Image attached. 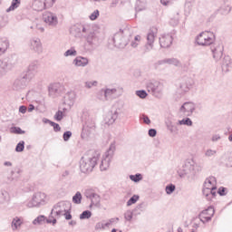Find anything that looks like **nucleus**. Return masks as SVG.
I'll use <instances>...</instances> for the list:
<instances>
[{
	"label": "nucleus",
	"mask_w": 232,
	"mask_h": 232,
	"mask_svg": "<svg viewBox=\"0 0 232 232\" xmlns=\"http://www.w3.org/2000/svg\"><path fill=\"white\" fill-rule=\"evenodd\" d=\"M215 34L211 32H202L197 38L196 43L199 46H211V52L215 61H220L224 55V45L220 43H215Z\"/></svg>",
	"instance_id": "f257e3e1"
},
{
	"label": "nucleus",
	"mask_w": 232,
	"mask_h": 232,
	"mask_svg": "<svg viewBox=\"0 0 232 232\" xmlns=\"http://www.w3.org/2000/svg\"><path fill=\"white\" fill-rule=\"evenodd\" d=\"M37 70H39V62L34 61L32 62L27 69L24 71L13 82V90L14 92H21L24 90L28 83L32 82V79L35 77L37 73Z\"/></svg>",
	"instance_id": "f03ea898"
},
{
	"label": "nucleus",
	"mask_w": 232,
	"mask_h": 232,
	"mask_svg": "<svg viewBox=\"0 0 232 232\" xmlns=\"http://www.w3.org/2000/svg\"><path fill=\"white\" fill-rule=\"evenodd\" d=\"M202 171V166L195 163L193 160L185 161L181 168L178 170V175L180 179H195L197 173Z\"/></svg>",
	"instance_id": "7ed1b4c3"
},
{
	"label": "nucleus",
	"mask_w": 232,
	"mask_h": 232,
	"mask_svg": "<svg viewBox=\"0 0 232 232\" xmlns=\"http://www.w3.org/2000/svg\"><path fill=\"white\" fill-rule=\"evenodd\" d=\"M131 34L128 30H120L118 33L109 39V44H113L116 48H126L130 43Z\"/></svg>",
	"instance_id": "20e7f679"
},
{
	"label": "nucleus",
	"mask_w": 232,
	"mask_h": 232,
	"mask_svg": "<svg viewBox=\"0 0 232 232\" xmlns=\"http://www.w3.org/2000/svg\"><path fill=\"white\" fill-rule=\"evenodd\" d=\"M97 160H99L97 156L90 157L86 154L82 156L80 160V169L82 173H92L93 168L97 166Z\"/></svg>",
	"instance_id": "39448f33"
},
{
	"label": "nucleus",
	"mask_w": 232,
	"mask_h": 232,
	"mask_svg": "<svg viewBox=\"0 0 232 232\" xmlns=\"http://www.w3.org/2000/svg\"><path fill=\"white\" fill-rule=\"evenodd\" d=\"M115 141L111 143L109 149L105 152V158L102 160V163L100 165L101 171H106L108 168H110V162H111V159H113V155L115 154Z\"/></svg>",
	"instance_id": "423d86ee"
},
{
	"label": "nucleus",
	"mask_w": 232,
	"mask_h": 232,
	"mask_svg": "<svg viewBox=\"0 0 232 232\" xmlns=\"http://www.w3.org/2000/svg\"><path fill=\"white\" fill-rule=\"evenodd\" d=\"M147 90L149 92L152 93L154 97L160 99V97H162L164 84L159 81L152 80L147 82Z\"/></svg>",
	"instance_id": "0eeeda50"
},
{
	"label": "nucleus",
	"mask_w": 232,
	"mask_h": 232,
	"mask_svg": "<svg viewBox=\"0 0 232 232\" xmlns=\"http://www.w3.org/2000/svg\"><path fill=\"white\" fill-rule=\"evenodd\" d=\"M56 2L57 0H34L33 3V9L36 12H43V10L52 8Z\"/></svg>",
	"instance_id": "6e6552de"
},
{
	"label": "nucleus",
	"mask_w": 232,
	"mask_h": 232,
	"mask_svg": "<svg viewBox=\"0 0 232 232\" xmlns=\"http://www.w3.org/2000/svg\"><path fill=\"white\" fill-rule=\"evenodd\" d=\"M15 66V63L12 62L11 57H5L0 60V77H3V75H6L12 68Z\"/></svg>",
	"instance_id": "1a4fd4ad"
},
{
	"label": "nucleus",
	"mask_w": 232,
	"mask_h": 232,
	"mask_svg": "<svg viewBox=\"0 0 232 232\" xmlns=\"http://www.w3.org/2000/svg\"><path fill=\"white\" fill-rule=\"evenodd\" d=\"M197 107L193 102H186L179 108V113L184 117H191Z\"/></svg>",
	"instance_id": "9d476101"
},
{
	"label": "nucleus",
	"mask_w": 232,
	"mask_h": 232,
	"mask_svg": "<svg viewBox=\"0 0 232 232\" xmlns=\"http://www.w3.org/2000/svg\"><path fill=\"white\" fill-rule=\"evenodd\" d=\"M44 198H46V194L43 192L35 193L33 196L32 200L28 202L27 206L28 208H37V206H40L44 202Z\"/></svg>",
	"instance_id": "9b49d317"
},
{
	"label": "nucleus",
	"mask_w": 232,
	"mask_h": 232,
	"mask_svg": "<svg viewBox=\"0 0 232 232\" xmlns=\"http://www.w3.org/2000/svg\"><path fill=\"white\" fill-rule=\"evenodd\" d=\"M162 64H172L173 66H180V61H179L177 58H166L158 61L153 64V66L155 70H159V67L162 66Z\"/></svg>",
	"instance_id": "f8f14e48"
},
{
	"label": "nucleus",
	"mask_w": 232,
	"mask_h": 232,
	"mask_svg": "<svg viewBox=\"0 0 232 232\" xmlns=\"http://www.w3.org/2000/svg\"><path fill=\"white\" fill-rule=\"evenodd\" d=\"M43 19L46 24L49 26H57L59 20L57 19V15L53 13H45L43 15Z\"/></svg>",
	"instance_id": "ddd939ff"
},
{
	"label": "nucleus",
	"mask_w": 232,
	"mask_h": 232,
	"mask_svg": "<svg viewBox=\"0 0 232 232\" xmlns=\"http://www.w3.org/2000/svg\"><path fill=\"white\" fill-rule=\"evenodd\" d=\"M85 46H88V49L91 50V48H93L99 41V38H97V34H95V32H90L87 35H85Z\"/></svg>",
	"instance_id": "4468645a"
},
{
	"label": "nucleus",
	"mask_w": 232,
	"mask_h": 232,
	"mask_svg": "<svg viewBox=\"0 0 232 232\" xmlns=\"http://www.w3.org/2000/svg\"><path fill=\"white\" fill-rule=\"evenodd\" d=\"M45 222H46V224H53V226H55L57 224V219L56 218L51 219L50 218L48 219H46V217L41 215V216H38L33 221V224H34V226H43V224H44Z\"/></svg>",
	"instance_id": "2eb2a0df"
},
{
	"label": "nucleus",
	"mask_w": 232,
	"mask_h": 232,
	"mask_svg": "<svg viewBox=\"0 0 232 232\" xmlns=\"http://www.w3.org/2000/svg\"><path fill=\"white\" fill-rule=\"evenodd\" d=\"M172 44L173 36L171 34H163L161 37H160V44L161 48H169V46H171Z\"/></svg>",
	"instance_id": "dca6fc26"
},
{
	"label": "nucleus",
	"mask_w": 232,
	"mask_h": 232,
	"mask_svg": "<svg viewBox=\"0 0 232 232\" xmlns=\"http://www.w3.org/2000/svg\"><path fill=\"white\" fill-rule=\"evenodd\" d=\"M119 111H121V109L111 110L105 118L106 124H109V126L113 124L119 119Z\"/></svg>",
	"instance_id": "f3484780"
},
{
	"label": "nucleus",
	"mask_w": 232,
	"mask_h": 232,
	"mask_svg": "<svg viewBox=\"0 0 232 232\" xmlns=\"http://www.w3.org/2000/svg\"><path fill=\"white\" fill-rule=\"evenodd\" d=\"M30 48L36 52V53H43V44H41V39L33 38L30 42Z\"/></svg>",
	"instance_id": "a211bd4d"
},
{
	"label": "nucleus",
	"mask_w": 232,
	"mask_h": 232,
	"mask_svg": "<svg viewBox=\"0 0 232 232\" xmlns=\"http://www.w3.org/2000/svg\"><path fill=\"white\" fill-rule=\"evenodd\" d=\"M203 188H208V189L217 191V178L214 176L207 178L203 183Z\"/></svg>",
	"instance_id": "6ab92c4d"
},
{
	"label": "nucleus",
	"mask_w": 232,
	"mask_h": 232,
	"mask_svg": "<svg viewBox=\"0 0 232 232\" xmlns=\"http://www.w3.org/2000/svg\"><path fill=\"white\" fill-rule=\"evenodd\" d=\"M193 84H194L193 79L187 77L183 79L182 82L179 85V88L181 92L186 93L188 92V90H191V87L193 86Z\"/></svg>",
	"instance_id": "aec40b11"
},
{
	"label": "nucleus",
	"mask_w": 232,
	"mask_h": 232,
	"mask_svg": "<svg viewBox=\"0 0 232 232\" xmlns=\"http://www.w3.org/2000/svg\"><path fill=\"white\" fill-rule=\"evenodd\" d=\"M202 195L203 197H206L207 200L208 202H211L215 197H217V190H213L211 188H208L207 187H202Z\"/></svg>",
	"instance_id": "412c9836"
},
{
	"label": "nucleus",
	"mask_w": 232,
	"mask_h": 232,
	"mask_svg": "<svg viewBox=\"0 0 232 232\" xmlns=\"http://www.w3.org/2000/svg\"><path fill=\"white\" fill-rule=\"evenodd\" d=\"M61 93V84L60 83H53L49 86V95L50 97H57Z\"/></svg>",
	"instance_id": "4be33fe9"
},
{
	"label": "nucleus",
	"mask_w": 232,
	"mask_h": 232,
	"mask_svg": "<svg viewBox=\"0 0 232 232\" xmlns=\"http://www.w3.org/2000/svg\"><path fill=\"white\" fill-rule=\"evenodd\" d=\"M74 102H75V92H67L64 96V104H67V106L72 108Z\"/></svg>",
	"instance_id": "5701e85b"
},
{
	"label": "nucleus",
	"mask_w": 232,
	"mask_h": 232,
	"mask_svg": "<svg viewBox=\"0 0 232 232\" xmlns=\"http://www.w3.org/2000/svg\"><path fill=\"white\" fill-rule=\"evenodd\" d=\"M153 43H155V34L149 33L147 35V44L145 45V52H150V50H153Z\"/></svg>",
	"instance_id": "b1692460"
},
{
	"label": "nucleus",
	"mask_w": 232,
	"mask_h": 232,
	"mask_svg": "<svg viewBox=\"0 0 232 232\" xmlns=\"http://www.w3.org/2000/svg\"><path fill=\"white\" fill-rule=\"evenodd\" d=\"M231 65H232L231 57L225 56L221 63L222 72H224L225 73H227V72H229V68H231Z\"/></svg>",
	"instance_id": "393cba45"
},
{
	"label": "nucleus",
	"mask_w": 232,
	"mask_h": 232,
	"mask_svg": "<svg viewBox=\"0 0 232 232\" xmlns=\"http://www.w3.org/2000/svg\"><path fill=\"white\" fill-rule=\"evenodd\" d=\"M100 95H104V99L105 101H108V99H110V97H111V95H115V93H117V89L113 88V89H102L99 92Z\"/></svg>",
	"instance_id": "a878e982"
},
{
	"label": "nucleus",
	"mask_w": 232,
	"mask_h": 232,
	"mask_svg": "<svg viewBox=\"0 0 232 232\" xmlns=\"http://www.w3.org/2000/svg\"><path fill=\"white\" fill-rule=\"evenodd\" d=\"M88 58L82 56H78L73 60V64H75V66H88Z\"/></svg>",
	"instance_id": "bb28decb"
},
{
	"label": "nucleus",
	"mask_w": 232,
	"mask_h": 232,
	"mask_svg": "<svg viewBox=\"0 0 232 232\" xmlns=\"http://www.w3.org/2000/svg\"><path fill=\"white\" fill-rule=\"evenodd\" d=\"M21 226H23V218L19 217L14 218L11 223L13 231H17Z\"/></svg>",
	"instance_id": "cd10ccee"
},
{
	"label": "nucleus",
	"mask_w": 232,
	"mask_h": 232,
	"mask_svg": "<svg viewBox=\"0 0 232 232\" xmlns=\"http://www.w3.org/2000/svg\"><path fill=\"white\" fill-rule=\"evenodd\" d=\"M214 217L215 216V208H213V206H209L208 208L202 210L198 216V218H200V217Z\"/></svg>",
	"instance_id": "c85d7f7f"
},
{
	"label": "nucleus",
	"mask_w": 232,
	"mask_h": 232,
	"mask_svg": "<svg viewBox=\"0 0 232 232\" xmlns=\"http://www.w3.org/2000/svg\"><path fill=\"white\" fill-rule=\"evenodd\" d=\"M21 6V0H12L11 5L5 10L7 14H10V12H14V10H17Z\"/></svg>",
	"instance_id": "c756f323"
},
{
	"label": "nucleus",
	"mask_w": 232,
	"mask_h": 232,
	"mask_svg": "<svg viewBox=\"0 0 232 232\" xmlns=\"http://www.w3.org/2000/svg\"><path fill=\"white\" fill-rule=\"evenodd\" d=\"M81 28H82V24H76L72 25L71 28V34H72L77 37V35H79L80 34H82Z\"/></svg>",
	"instance_id": "7c9ffc66"
},
{
	"label": "nucleus",
	"mask_w": 232,
	"mask_h": 232,
	"mask_svg": "<svg viewBox=\"0 0 232 232\" xmlns=\"http://www.w3.org/2000/svg\"><path fill=\"white\" fill-rule=\"evenodd\" d=\"M59 208H61L60 204L54 205L53 208L51 211V215L49 216V218L52 220V218H55L53 217H52V215H53V213L55 212L56 217H61V215H63V210H60Z\"/></svg>",
	"instance_id": "2f4dec72"
},
{
	"label": "nucleus",
	"mask_w": 232,
	"mask_h": 232,
	"mask_svg": "<svg viewBox=\"0 0 232 232\" xmlns=\"http://www.w3.org/2000/svg\"><path fill=\"white\" fill-rule=\"evenodd\" d=\"M0 48H2L5 52H7L8 48H10V41L8 38L0 39Z\"/></svg>",
	"instance_id": "473e14b6"
},
{
	"label": "nucleus",
	"mask_w": 232,
	"mask_h": 232,
	"mask_svg": "<svg viewBox=\"0 0 232 232\" xmlns=\"http://www.w3.org/2000/svg\"><path fill=\"white\" fill-rule=\"evenodd\" d=\"M178 124L179 126H193V121H191V119L188 118V116H187V118L179 120L178 121Z\"/></svg>",
	"instance_id": "72a5a7b5"
},
{
	"label": "nucleus",
	"mask_w": 232,
	"mask_h": 232,
	"mask_svg": "<svg viewBox=\"0 0 232 232\" xmlns=\"http://www.w3.org/2000/svg\"><path fill=\"white\" fill-rule=\"evenodd\" d=\"M10 198V195L6 191L0 190V204H4V202L8 201Z\"/></svg>",
	"instance_id": "f704fd0d"
},
{
	"label": "nucleus",
	"mask_w": 232,
	"mask_h": 232,
	"mask_svg": "<svg viewBox=\"0 0 232 232\" xmlns=\"http://www.w3.org/2000/svg\"><path fill=\"white\" fill-rule=\"evenodd\" d=\"M68 206H70L69 209H64V213L63 214L65 217V220H72V203L67 202Z\"/></svg>",
	"instance_id": "c9c22d12"
},
{
	"label": "nucleus",
	"mask_w": 232,
	"mask_h": 232,
	"mask_svg": "<svg viewBox=\"0 0 232 232\" xmlns=\"http://www.w3.org/2000/svg\"><path fill=\"white\" fill-rule=\"evenodd\" d=\"M72 202L73 204H81L82 202V194L80 191H77L72 197Z\"/></svg>",
	"instance_id": "e433bc0d"
},
{
	"label": "nucleus",
	"mask_w": 232,
	"mask_h": 232,
	"mask_svg": "<svg viewBox=\"0 0 232 232\" xmlns=\"http://www.w3.org/2000/svg\"><path fill=\"white\" fill-rule=\"evenodd\" d=\"M175 189H177V187L173 183L167 185L165 188V191H166L167 195L173 194Z\"/></svg>",
	"instance_id": "4c0bfd02"
},
{
	"label": "nucleus",
	"mask_w": 232,
	"mask_h": 232,
	"mask_svg": "<svg viewBox=\"0 0 232 232\" xmlns=\"http://www.w3.org/2000/svg\"><path fill=\"white\" fill-rule=\"evenodd\" d=\"M129 179H130V180H132V182H140V180H142V174L140 173H137L135 175H130Z\"/></svg>",
	"instance_id": "58836bf2"
},
{
	"label": "nucleus",
	"mask_w": 232,
	"mask_h": 232,
	"mask_svg": "<svg viewBox=\"0 0 232 232\" xmlns=\"http://www.w3.org/2000/svg\"><path fill=\"white\" fill-rule=\"evenodd\" d=\"M88 218H92V211L90 210H84L81 215H80V220H86Z\"/></svg>",
	"instance_id": "ea45409f"
},
{
	"label": "nucleus",
	"mask_w": 232,
	"mask_h": 232,
	"mask_svg": "<svg viewBox=\"0 0 232 232\" xmlns=\"http://www.w3.org/2000/svg\"><path fill=\"white\" fill-rule=\"evenodd\" d=\"M75 55H77V51L73 47H72L71 49H68L64 53V57H75Z\"/></svg>",
	"instance_id": "a19ab883"
},
{
	"label": "nucleus",
	"mask_w": 232,
	"mask_h": 232,
	"mask_svg": "<svg viewBox=\"0 0 232 232\" xmlns=\"http://www.w3.org/2000/svg\"><path fill=\"white\" fill-rule=\"evenodd\" d=\"M106 227H110V223L98 222L95 225L96 231L99 230V229H106Z\"/></svg>",
	"instance_id": "79ce46f5"
},
{
	"label": "nucleus",
	"mask_w": 232,
	"mask_h": 232,
	"mask_svg": "<svg viewBox=\"0 0 232 232\" xmlns=\"http://www.w3.org/2000/svg\"><path fill=\"white\" fill-rule=\"evenodd\" d=\"M15 151L16 153H21L24 151V140H21L20 142L17 143L15 147Z\"/></svg>",
	"instance_id": "37998d69"
},
{
	"label": "nucleus",
	"mask_w": 232,
	"mask_h": 232,
	"mask_svg": "<svg viewBox=\"0 0 232 232\" xmlns=\"http://www.w3.org/2000/svg\"><path fill=\"white\" fill-rule=\"evenodd\" d=\"M11 132L14 133L15 135H24L25 131L21 130L20 127H12Z\"/></svg>",
	"instance_id": "c03bdc74"
},
{
	"label": "nucleus",
	"mask_w": 232,
	"mask_h": 232,
	"mask_svg": "<svg viewBox=\"0 0 232 232\" xmlns=\"http://www.w3.org/2000/svg\"><path fill=\"white\" fill-rule=\"evenodd\" d=\"M99 15H101V12L98 9L94 10L89 16L91 21H97L99 19Z\"/></svg>",
	"instance_id": "a18cd8bd"
},
{
	"label": "nucleus",
	"mask_w": 232,
	"mask_h": 232,
	"mask_svg": "<svg viewBox=\"0 0 232 232\" xmlns=\"http://www.w3.org/2000/svg\"><path fill=\"white\" fill-rule=\"evenodd\" d=\"M219 12H221V14L223 15H226V14H229V12H231V6H229V5L221 6L219 8Z\"/></svg>",
	"instance_id": "49530a36"
},
{
	"label": "nucleus",
	"mask_w": 232,
	"mask_h": 232,
	"mask_svg": "<svg viewBox=\"0 0 232 232\" xmlns=\"http://www.w3.org/2000/svg\"><path fill=\"white\" fill-rule=\"evenodd\" d=\"M140 197L139 195H133L128 201L127 206H133V204H136V202L139 200Z\"/></svg>",
	"instance_id": "de8ad7c7"
},
{
	"label": "nucleus",
	"mask_w": 232,
	"mask_h": 232,
	"mask_svg": "<svg viewBox=\"0 0 232 232\" xmlns=\"http://www.w3.org/2000/svg\"><path fill=\"white\" fill-rule=\"evenodd\" d=\"M167 129L169 130L170 133H175L178 131L177 126L173 125L171 121L166 123Z\"/></svg>",
	"instance_id": "09e8293b"
},
{
	"label": "nucleus",
	"mask_w": 232,
	"mask_h": 232,
	"mask_svg": "<svg viewBox=\"0 0 232 232\" xmlns=\"http://www.w3.org/2000/svg\"><path fill=\"white\" fill-rule=\"evenodd\" d=\"M136 95L140 97V99H146L148 97V92L145 90L136 91Z\"/></svg>",
	"instance_id": "8fccbe9b"
},
{
	"label": "nucleus",
	"mask_w": 232,
	"mask_h": 232,
	"mask_svg": "<svg viewBox=\"0 0 232 232\" xmlns=\"http://www.w3.org/2000/svg\"><path fill=\"white\" fill-rule=\"evenodd\" d=\"M124 218L125 220H127L128 222H131V219L133 218V212L131 210H127L124 213Z\"/></svg>",
	"instance_id": "3c124183"
},
{
	"label": "nucleus",
	"mask_w": 232,
	"mask_h": 232,
	"mask_svg": "<svg viewBox=\"0 0 232 232\" xmlns=\"http://www.w3.org/2000/svg\"><path fill=\"white\" fill-rule=\"evenodd\" d=\"M19 173H21V170H17L16 172L12 171L11 172L12 177L8 178V180L10 182H12L13 180H17V179H19Z\"/></svg>",
	"instance_id": "603ef678"
},
{
	"label": "nucleus",
	"mask_w": 232,
	"mask_h": 232,
	"mask_svg": "<svg viewBox=\"0 0 232 232\" xmlns=\"http://www.w3.org/2000/svg\"><path fill=\"white\" fill-rule=\"evenodd\" d=\"M63 139L64 142H68V140L72 139V131L66 130L65 132H63Z\"/></svg>",
	"instance_id": "864d4df0"
},
{
	"label": "nucleus",
	"mask_w": 232,
	"mask_h": 232,
	"mask_svg": "<svg viewBox=\"0 0 232 232\" xmlns=\"http://www.w3.org/2000/svg\"><path fill=\"white\" fill-rule=\"evenodd\" d=\"M218 193L220 197H226V195H227V188L226 187H220L218 189Z\"/></svg>",
	"instance_id": "5fc2aeb1"
},
{
	"label": "nucleus",
	"mask_w": 232,
	"mask_h": 232,
	"mask_svg": "<svg viewBox=\"0 0 232 232\" xmlns=\"http://www.w3.org/2000/svg\"><path fill=\"white\" fill-rule=\"evenodd\" d=\"M63 118H64V114L63 113V111H58L54 115L55 121H61V120Z\"/></svg>",
	"instance_id": "6e6d98bb"
},
{
	"label": "nucleus",
	"mask_w": 232,
	"mask_h": 232,
	"mask_svg": "<svg viewBox=\"0 0 232 232\" xmlns=\"http://www.w3.org/2000/svg\"><path fill=\"white\" fill-rule=\"evenodd\" d=\"M92 200H94V205L99 206L101 204V196H99L97 193L94 194Z\"/></svg>",
	"instance_id": "4d7b16f0"
},
{
	"label": "nucleus",
	"mask_w": 232,
	"mask_h": 232,
	"mask_svg": "<svg viewBox=\"0 0 232 232\" xmlns=\"http://www.w3.org/2000/svg\"><path fill=\"white\" fill-rule=\"evenodd\" d=\"M213 155H217V150L208 149V150L205 152V156H206V157H213Z\"/></svg>",
	"instance_id": "13d9d810"
},
{
	"label": "nucleus",
	"mask_w": 232,
	"mask_h": 232,
	"mask_svg": "<svg viewBox=\"0 0 232 232\" xmlns=\"http://www.w3.org/2000/svg\"><path fill=\"white\" fill-rule=\"evenodd\" d=\"M140 119H142L145 124H151V120H150V117H148V115L142 114Z\"/></svg>",
	"instance_id": "bf43d9fd"
},
{
	"label": "nucleus",
	"mask_w": 232,
	"mask_h": 232,
	"mask_svg": "<svg viewBox=\"0 0 232 232\" xmlns=\"http://www.w3.org/2000/svg\"><path fill=\"white\" fill-rule=\"evenodd\" d=\"M227 166L228 168H232V152L228 153V156L227 158Z\"/></svg>",
	"instance_id": "052dcab7"
},
{
	"label": "nucleus",
	"mask_w": 232,
	"mask_h": 232,
	"mask_svg": "<svg viewBox=\"0 0 232 232\" xmlns=\"http://www.w3.org/2000/svg\"><path fill=\"white\" fill-rule=\"evenodd\" d=\"M51 126L53 127V131H61V125H59V123L53 121L51 122Z\"/></svg>",
	"instance_id": "680f3d73"
},
{
	"label": "nucleus",
	"mask_w": 232,
	"mask_h": 232,
	"mask_svg": "<svg viewBox=\"0 0 232 232\" xmlns=\"http://www.w3.org/2000/svg\"><path fill=\"white\" fill-rule=\"evenodd\" d=\"M94 196H95V192H92V191H86L85 192L86 198H90L91 201H93V197Z\"/></svg>",
	"instance_id": "e2e57ef3"
},
{
	"label": "nucleus",
	"mask_w": 232,
	"mask_h": 232,
	"mask_svg": "<svg viewBox=\"0 0 232 232\" xmlns=\"http://www.w3.org/2000/svg\"><path fill=\"white\" fill-rule=\"evenodd\" d=\"M92 86H97V82H86L85 88H92Z\"/></svg>",
	"instance_id": "0e129e2a"
},
{
	"label": "nucleus",
	"mask_w": 232,
	"mask_h": 232,
	"mask_svg": "<svg viewBox=\"0 0 232 232\" xmlns=\"http://www.w3.org/2000/svg\"><path fill=\"white\" fill-rule=\"evenodd\" d=\"M148 134L149 137H157V130L150 129Z\"/></svg>",
	"instance_id": "69168bd1"
},
{
	"label": "nucleus",
	"mask_w": 232,
	"mask_h": 232,
	"mask_svg": "<svg viewBox=\"0 0 232 232\" xmlns=\"http://www.w3.org/2000/svg\"><path fill=\"white\" fill-rule=\"evenodd\" d=\"M220 139H221V137L219 136V134H214L212 136L211 140H212V142H218V140H220Z\"/></svg>",
	"instance_id": "338daca9"
},
{
	"label": "nucleus",
	"mask_w": 232,
	"mask_h": 232,
	"mask_svg": "<svg viewBox=\"0 0 232 232\" xmlns=\"http://www.w3.org/2000/svg\"><path fill=\"white\" fill-rule=\"evenodd\" d=\"M26 106H24V105H22V106H20L19 107V112L20 113H26Z\"/></svg>",
	"instance_id": "774afa93"
}]
</instances>
